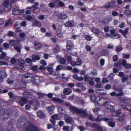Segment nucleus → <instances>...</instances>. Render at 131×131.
Returning <instances> with one entry per match:
<instances>
[{
    "label": "nucleus",
    "mask_w": 131,
    "mask_h": 131,
    "mask_svg": "<svg viewBox=\"0 0 131 131\" xmlns=\"http://www.w3.org/2000/svg\"><path fill=\"white\" fill-rule=\"evenodd\" d=\"M23 94L24 97H20L21 99L19 102V104L21 106H23L27 102V99H29L33 97V95L30 93L27 92H23Z\"/></svg>",
    "instance_id": "f257e3e1"
},
{
    "label": "nucleus",
    "mask_w": 131,
    "mask_h": 131,
    "mask_svg": "<svg viewBox=\"0 0 131 131\" xmlns=\"http://www.w3.org/2000/svg\"><path fill=\"white\" fill-rule=\"evenodd\" d=\"M23 131H40L39 128L33 123H28V125L23 128Z\"/></svg>",
    "instance_id": "f03ea898"
},
{
    "label": "nucleus",
    "mask_w": 131,
    "mask_h": 131,
    "mask_svg": "<svg viewBox=\"0 0 131 131\" xmlns=\"http://www.w3.org/2000/svg\"><path fill=\"white\" fill-rule=\"evenodd\" d=\"M0 112L3 116L7 115L8 117L3 118V119L5 120L8 119L11 116L13 112V111L10 108H9L7 110L4 108H3L0 110Z\"/></svg>",
    "instance_id": "7ed1b4c3"
},
{
    "label": "nucleus",
    "mask_w": 131,
    "mask_h": 131,
    "mask_svg": "<svg viewBox=\"0 0 131 131\" xmlns=\"http://www.w3.org/2000/svg\"><path fill=\"white\" fill-rule=\"evenodd\" d=\"M91 100L94 102L97 103L100 105H102L103 104L102 102H100L103 101L104 100V98L103 97H100L99 96H96L94 95H93L91 96Z\"/></svg>",
    "instance_id": "20e7f679"
},
{
    "label": "nucleus",
    "mask_w": 131,
    "mask_h": 131,
    "mask_svg": "<svg viewBox=\"0 0 131 131\" xmlns=\"http://www.w3.org/2000/svg\"><path fill=\"white\" fill-rule=\"evenodd\" d=\"M69 108L71 111H73V113L77 114H80L82 113V108L80 109L75 107L73 105L70 106Z\"/></svg>",
    "instance_id": "39448f33"
},
{
    "label": "nucleus",
    "mask_w": 131,
    "mask_h": 131,
    "mask_svg": "<svg viewBox=\"0 0 131 131\" xmlns=\"http://www.w3.org/2000/svg\"><path fill=\"white\" fill-rule=\"evenodd\" d=\"M24 10L23 9L20 10L17 8H14L13 9L12 14L14 15H22L24 14Z\"/></svg>",
    "instance_id": "423d86ee"
},
{
    "label": "nucleus",
    "mask_w": 131,
    "mask_h": 131,
    "mask_svg": "<svg viewBox=\"0 0 131 131\" xmlns=\"http://www.w3.org/2000/svg\"><path fill=\"white\" fill-rule=\"evenodd\" d=\"M116 2H109L106 3L104 5V7L106 8H114L116 6L115 3Z\"/></svg>",
    "instance_id": "0eeeda50"
},
{
    "label": "nucleus",
    "mask_w": 131,
    "mask_h": 131,
    "mask_svg": "<svg viewBox=\"0 0 131 131\" xmlns=\"http://www.w3.org/2000/svg\"><path fill=\"white\" fill-rule=\"evenodd\" d=\"M3 5L5 7L4 10L5 11H7L10 10L11 6L10 4H9L8 1H5L4 2Z\"/></svg>",
    "instance_id": "6e6552de"
},
{
    "label": "nucleus",
    "mask_w": 131,
    "mask_h": 131,
    "mask_svg": "<svg viewBox=\"0 0 131 131\" xmlns=\"http://www.w3.org/2000/svg\"><path fill=\"white\" fill-rule=\"evenodd\" d=\"M74 21L73 20H69L64 24V25L66 27H72L74 26Z\"/></svg>",
    "instance_id": "1a4fd4ad"
},
{
    "label": "nucleus",
    "mask_w": 131,
    "mask_h": 131,
    "mask_svg": "<svg viewBox=\"0 0 131 131\" xmlns=\"http://www.w3.org/2000/svg\"><path fill=\"white\" fill-rule=\"evenodd\" d=\"M66 47L68 51H70L73 47L74 44L73 42L71 40H68L67 42Z\"/></svg>",
    "instance_id": "9d476101"
},
{
    "label": "nucleus",
    "mask_w": 131,
    "mask_h": 131,
    "mask_svg": "<svg viewBox=\"0 0 131 131\" xmlns=\"http://www.w3.org/2000/svg\"><path fill=\"white\" fill-rule=\"evenodd\" d=\"M55 108V107L53 105H51L50 106L46 107V108L50 114H53L54 112L53 111Z\"/></svg>",
    "instance_id": "9b49d317"
},
{
    "label": "nucleus",
    "mask_w": 131,
    "mask_h": 131,
    "mask_svg": "<svg viewBox=\"0 0 131 131\" xmlns=\"http://www.w3.org/2000/svg\"><path fill=\"white\" fill-rule=\"evenodd\" d=\"M7 126H3L1 127V125L0 124V131H15V128L14 127H12L10 129H7Z\"/></svg>",
    "instance_id": "f8f14e48"
},
{
    "label": "nucleus",
    "mask_w": 131,
    "mask_h": 131,
    "mask_svg": "<svg viewBox=\"0 0 131 131\" xmlns=\"http://www.w3.org/2000/svg\"><path fill=\"white\" fill-rule=\"evenodd\" d=\"M100 54L101 56L107 57L109 54V50L107 49H103L101 51Z\"/></svg>",
    "instance_id": "ddd939ff"
},
{
    "label": "nucleus",
    "mask_w": 131,
    "mask_h": 131,
    "mask_svg": "<svg viewBox=\"0 0 131 131\" xmlns=\"http://www.w3.org/2000/svg\"><path fill=\"white\" fill-rule=\"evenodd\" d=\"M34 45L36 49L39 50L42 48L41 43L40 42L35 41Z\"/></svg>",
    "instance_id": "4468645a"
},
{
    "label": "nucleus",
    "mask_w": 131,
    "mask_h": 131,
    "mask_svg": "<svg viewBox=\"0 0 131 131\" xmlns=\"http://www.w3.org/2000/svg\"><path fill=\"white\" fill-rule=\"evenodd\" d=\"M110 20L109 18H107L104 19L103 20H101L99 21L100 25L101 26H103V24H108L110 22Z\"/></svg>",
    "instance_id": "2eb2a0df"
},
{
    "label": "nucleus",
    "mask_w": 131,
    "mask_h": 131,
    "mask_svg": "<svg viewBox=\"0 0 131 131\" xmlns=\"http://www.w3.org/2000/svg\"><path fill=\"white\" fill-rule=\"evenodd\" d=\"M9 43L10 45L13 46L14 48L15 47L18 45L19 43V41L18 40H10Z\"/></svg>",
    "instance_id": "dca6fc26"
},
{
    "label": "nucleus",
    "mask_w": 131,
    "mask_h": 131,
    "mask_svg": "<svg viewBox=\"0 0 131 131\" xmlns=\"http://www.w3.org/2000/svg\"><path fill=\"white\" fill-rule=\"evenodd\" d=\"M57 17L60 19H63L67 18L66 15L63 13H59L57 15Z\"/></svg>",
    "instance_id": "f3484780"
},
{
    "label": "nucleus",
    "mask_w": 131,
    "mask_h": 131,
    "mask_svg": "<svg viewBox=\"0 0 131 131\" xmlns=\"http://www.w3.org/2000/svg\"><path fill=\"white\" fill-rule=\"evenodd\" d=\"M63 92L65 94L68 95L72 92V90L69 88H66L64 89Z\"/></svg>",
    "instance_id": "a211bd4d"
},
{
    "label": "nucleus",
    "mask_w": 131,
    "mask_h": 131,
    "mask_svg": "<svg viewBox=\"0 0 131 131\" xmlns=\"http://www.w3.org/2000/svg\"><path fill=\"white\" fill-rule=\"evenodd\" d=\"M113 89L115 91H117L118 92L123 91V89L120 86H114L113 87Z\"/></svg>",
    "instance_id": "6ab92c4d"
},
{
    "label": "nucleus",
    "mask_w": 131,
    "mask_h": 131,
    "mask_svg": "<svg viewBox=\"0 0 131 131\" xmlns=\"http://www.w3.org/2000/svg\"><path fill=\"white\" fill-rule=\"evenodd\" d=\"M37 115L39 118H43L45 117V114L41 111H39L37 113Z\"/></svg>",
    "instance_id": "aec40b11"
},
{
    "label": "nucleus",
    "mask_w": 131,
    "mask_h": 131,
    "mask_svg": "<svg viewBox=\"0 0 131 131\" xmlns=\"http://www.w3.org/2000/svg\"><path fill=\"white\" fill-rule=\"evenodd\" d=\"M32 26L41 27L42 26V25L40 22L37 20L34 22L32 24Z\"/></svg>",
    "instance_id": "412c9836"
},
{
    "label": "nucleus",
    "mask_w": 131,
    "mask_h": 131,
    "mask_svg": "<svg viewBox=\"0 0 131 131\" xmlns=\"http://www.w3.org/2000/svg\"><path fill=\"white\" fill-rule=\"evenodd\" d=\"M103 115L100 114L97 117L95 118V121L96 122H100L102 120H103Z\"/></svg>",
    "instance_id": "4be33fe9"
},
{
    "label": "nucleus",
    "mask_w": 131,
    "mask_h": 131,
    "mask_svg": "<svg viewBox=\"0 0 131 131\" xmlns=\"http://www.w3.org/2000/svg\"><path fill=\"white\" fill-rule=\"evenodd\" d=\"M52 100L54 102H58L60 103H62L64 101L62 99L56 97L53 98Z\"/></svg>",
    "instance_id": "5701e85b"
},
{
    "label": "nucleus",
    "mask_w": 131,
    "mask_h": 131,
    "mask_svg": "<svg viewBox=\"0 0 131 131\" xmlns=\"http://www.w3.org/2000/svg\"><path fill=\"white\" fill-rule=\"evenodd\" d=\"M91 31L95 34H99L100 32L99 29L95 28H92L91 29Z\"/></svg>",
    "instance_id": "b1692460"
},
{
    "label": "nucleus",
    "mask_w": 131,
    "mask_h": 131,
    "mask_svg": "<svg viewBox=\"0 0 131 131\" xmlns=\"http://www.w3.org/2000/svg\"><path fill=\"white\" fill-rule=\"evenodd\" d=\"M56 30V34L58 37H61L62 36V32L60 29L57 28Z\"/></svg>",
    "instance_id": "393cba45"
},
{
    "label": "nucleus",
    "mask_w": 131,
    "mask_h": 131,
    "mask_svg": "<svg viewBox=\"0 0 131 131\" xmlns=\"http://www.w3.org/2000/svg\"><path fill=\"white\" fill-rule=\"evenodd\" d=\"M0 74L1 76L3 78H5L7 77V75L5 71L2 70L0 71Z\"/></svg>",
    "instance_id": "a878e982"
},
{
    "label": "nucleus",
    "mask_w": 131,
    "mask_h": 131,
    "mask_svg": "<svg viewBox=\"0 0 131 131\" xmlns=\"http://www.w3.org/2000/svg\"><path fill=\"white\" fill-rule=\"evenodd\" d=\"M128 77L127 75H124L122 77V83H125V82L128 79Z\"/></svg>",
    "instance_id": "bb28decb"
},
{
    "label": "nucleus",
    "mask_w": 131,
    "mask_h": 131,
    "mask_svg": "<svg viewBox=\"0 0 131 131\" xmlns=\"http://www.w3.org/2000/svg\"><path fill=\"white\" fill-rule=\"evenodd\" d=\"M60 50V47L59 45H57L53 49V51L54 53H56L58 52Z\"/></svg>",
    "instance_id": "cd10ccee"
},
{
    "label": "nucleus",
    "mask_w": 131,
    "mask_h": 131,
    "mask_svg": "<svg viewBox=\"0 0 131 131\" xmlns=\"http://www.w3.org/2000/svg\"><path fill=\"white\" fill-rule=\"evenodd\" d=\"M33 75L31 74H30L29 73H27L26 74H24L23 76L25 78H34L33 77Z\"/></svg>",
    "instance_id": "c85d7f7f"
},
{
    "label": "nucleus",
    "mask_w": 131,
    "mask_h": 131,
    "mask_svg": "<svg viewBox=\"0 0 131 131\" xmlns=\"http://www.w3.org/2000/svg\"><path fill=\"white\" fill-rule=\"evenodd\" d=\"M131 130V125H128L126 127L125 126L123 128V131H130Z\"/></svg>",
    "instance_id": "c756f323"
},
{
    "label": "nucleus",
    "mask_w": 131,
    "mask_h": 131,
    "mask_svg": "<svg viewBox=\"0 0 131 131\" xmlns=\"http://www.w3.org/2000/svg\"><path fill=\"white\" fill-rule=\"evenodd\" d=\"M73 77L74 79L77 80L78 81H80L82 80V77L81 76L79 77L76 74L73 75Z\"/></svg>",
    "instance_id": "7c9ffc66"
},
{
    "label": "nucleus",
    "mask_w": 131,
    "mask_h": 131,
    "mask_svg": "<svg viewBox=\"0 0 131 131\" xmlns=\"http://www.w3.org/2000/svg\"><path fill=\"white\" fill-rule=\"evenodd\" d=\"M65 121L67 123H71L73 121V119L71 117H69L66 118Z\"/></svg>",
    "instance_id": "2f4dec72"
},
{
    "label": "nucleus",
    "mask_w": 131,
    "mask_h": 131,
    "mask_svg": "<svg viewBox=\"0 0 131 131\" xmlns=\"http://www.w3.org/2000/svg\"><path fill=\"white\" fill-rule=\"evenodd\" d=\"M88 116V118L89 120L92 121H95V118H94L93 115L90 114Z\"/></svg>",
    "instance_id": "473e14b6"
},
{
    "label": "nucleus",
    "mask_w": 131,
    "mask_h": 131,
    "mask_svg": "<svg viewBox=\"0 0 131 131\" xmlns=\"http://www.w3.org/2000/svg\"><path fill=\"white\" fill-rule=\"evenodd\" d=\"M89 115L86 111L82 109V118H85Z\"/></svg>",
    "instance_id": "72a5a7b5"
},
{
    "label": "nucleus",
    "mask_w": 131,
    "mask_h": 131,
    "mask_svg": "<svg viewBox=\"0 0 131 131\" xmlns=\"http://www.w3.org/2000/svg\"><path fill=\"white\" fill-rule=\"evenodd\" d=\"M6 55V53L4 52H2V54L0 55V59L1 60L5 59Z\"/></svg>",
    "instance_id": "f704fd0d"
},
{
    "label": "nucleus",
    "mask_w": 131,
    "mask_h": 131,
    "mask_svg": "<svg viewBox=\"0 0 131 131\" xmlns=\"http://www.w3.org/2000/svg\"><path fill=\"white\" fill-rule=\"evenodd\" d=\"M111 36H112V38L115 39L120 38L121 37L120 35L118 34H115L112 35Z\"/></svg>",
    "instance_id": "c9c22d12"
},
{
    "label": "nucleus",
    "mask_w": 131,
    "mask_h": 131,
    "mask_svg": "<svg viewBox=\"0 0 131 131\" xmlns=\"http://www.w3.org/2000/svg\"><path fill=\"white\" fill-rule=\"evenodd\" d=\"M60 62L61 64L64 65L66 64V60L64 58H61L60 59Z\"/></svg>",
    "instance_id": "e433bc0d"
},
{
    "label": "nucleus",
    "mask_w": 131,
    "mask_h": 131,
    "mask_svg": "<svg viewBox=\"0 0 131 131\" xmlns=\"http://www.w3.org/2000/svg\"><path fill=\"white\" fill-rule=\"evenodd\" d=\"M113 121H110L108 123V125L111 127H114L115 126V122Z\"/></svg>",
    "instance_id": "4c0bfd02"
},
{
    "label": "nucleus",
    "mask_w": 131,
    "mask_h": 131,
    "mask_svg": "<svg viewBox=\"0 0 131 131\" xmlns=\"http://www.w3.org/2000/svg\"><path fill=\"white\" fill-rule=\"evenodd\" d=\"M85 38V39L88 41H90L92 39V37L90 35H86Z\"/></svg>",
    "instance_id": "58836bf2"
},
{
    "label": "nucleus",
    "mask_w": 131,
    "mask_h": 131,
    "mask_svg": "<svg viewBox=\"0 0 131 131\" xmlns=\"http://www.w3.org/2000/svg\"><path fill=\"white\" fill-rule=\"evenodd\" d=\"M121 109H119L118 110L116 111L115 112V114L114 115L115 116H119L121 114Z\"/></svg>",
    "instance_id": "ea45409f"
},
{
    "label": "nucleus",
    "mask_w": 131,
    "mask_h": 131,
    "mask_svg": "<svg viewBox=\"0 0 131 131\" xmlns=\"http://www.w3.org/2000/svg\"><path fill=\"white\" fill-rule=\"evenodd\" d=\"M12 21L11 19H9L8 21L6 22L5 24V26H7L10 25L12 24Z\"/></svg>",
    "instance_id": "a19ab883"
},
{
    "label": "nucleus",
    "mask_w": 131,
    "mask_h": 131,
    "mask_svg": "<svg viewBox=\"0 0 131 131\" xmlns=\"http://www.w3.org/2000/svg\"><path fill=\"white\" fill-rule=\"evenodd\" d=\"M37 94L38 96L39 97L40 99L42 98L45 96V94L40 92L37 93Z\"/></svg>",
    "instance_id": "79ce46f5"
},
{
    "label": "nucleus",
    "mask_w": 131,
    "mask_h": 131,
    "mask_svg": "<svg viewBox=\"0 0 131 131\" xmlns=\"http://www.w3.org/2000/svg\"><path fill=\"white\" fill-rule=\"evenodd\" d=\"M122 57L124 58L128 59L130 57V55L129 54H127L124 53L122 54Z\"/></svg>",
    "instance_id": "37998d69"
},
{
    "label": "nucleus",
    "mask_w": 131,
    "mask_h": 131,
    "mask_svg": "<svg viewBox=\"0 0 131 131\" xmlns=\"http://www.w3.org/2000/svg\"><path fill=\"white\" fill-rule=\"evenodd\" d=\"M125 14L127 15H131V10H126L124 12Z\"/></svg>",
    "instance_id": "c03bdc74"
},
{
    "label": "nucleus",
    "mask_w": 131,
    "mask_h": 131,
    "mask_svg": "<svg viewBox=\"0 0 131 131\" xmlns=\"http://www.w3.org/2000/svg\"><path fill=\"white\" fill-rule=\"evenodd\" d=\"M14 34L15 33L14 32L9 31L7 33V35L9 36L12 37Z\"/></svg>",
    "instance_id": "a18cd8bd"
},
{
    "label": "nucleus",
    "mask_w": 131,
    "mask_h": 131,
    "mask_svg": "<svg viewBox=\"0 0 131 131\" xmlns=\"http://www.w3.org/2000/svg\"><path fill=\"white\" fill-rule=\"evenodd\" d=\"M103 121L105 122H110V121H113V119L111 118H104L103 119Z\"/></svg>",
    "instance_id": "49530a36"
},
{
    "label": "nucleus",
    "mask_w": 131,
    "mask_h": 131,
    "mask_svg": "<svg viewBox=\"0 0 131 131\" xmlns=\"http://www.w3.org/2000/svg\"><path fill=\"white\" fill-rule=\"evenodd\" d=\"M19 69L23 70H24L25 69L24 64L21 63L19 65Z\"/></svg>",
    "instance_id": "de8ad7c7"
},
{
    "label": "nucleus",
    "mask_w": 131,
    "mask_h": 131,
    "mask_svg": "<svg viewBox=\"0 0 131 131\" xmlns=\"http://www.w3.org/2000/svg\"><path fill=\"white\" fill-rule=\"evenodd\" d=\"M18 21L15 24L14 26L16 29L18 28H20L21 27V25L20 24Z\"/></svg>",
    "instance_id": "09e8293b"
},
{
    "label": "nucleus",
    "mask_w": 131,
    "mask_h": 131,
    "mask_svg": "<svg viewBox=\"0 0 131 131\" xmlns=\"http://www.w3.org/2000/svg\"><path fill=\"white\" fill-rule=\"evenodd\" d=\"M27 8L31 9L32 8H33V10H35L36 9H38V8L36 6L34 5H32L31 6L29 7H27Z\"/></svg>",
    "instance_id": "8fccbe9b"
},
{
    "label": "nucleus",
    "mask_w": 131,
    "mask_h": 131,
    "mask_svg": "<svg viewBox=\"0 0 131 131\" xmlns=\"http://www.w3.org/2000/svg\"><path fill=\"white\" fill-rule=\"evenodd\" d=\"M89 76L88 75H84V78L82 77V80L84 79V80L86 82H88L89 81Z\"/></svg>",
    "instance_id": "3c124183"
},
{
    "label": "nucleus",
    "mask_w": 131,
    "mask_h": 131,
    "mask_svg": "<svg viewBox=\"0 0 131 131\" xmlns=\"http://www.w3.org/2000/svg\"><path fill=\"white\" fill-rule=\"evenodd\" d=\"M63 66L61 65H59L57 66L56 68V70L57 71H59L62 68Z\"/></svg>",
    "instance_id": "603ef678"
},
{
    "label": "nucleus",
    "mask_w": 131,
    "mask_h": 131,
    "mask_svg": "<svg viewBox=\"0 0 131 131\" xmlns=\"http://www.w3.org/2000/svg\"><path fill=\"white\" fill-rule=\"evenodd\" d=\"M58 4L60 7H63L65 6V4L63 2L61 1H59Z\"/></svg>",
    "instance_id": "864d4df0"
},
{
    "label": "nucleus",
    "mask_w": 131,
    "mask_h": 131,
    "mask_svg": "<svg viewBox=\"0 0 131 131\" xmlns=\"http://www.w3.org/2000/svg\"><path fill=\"white\" fill-rule=\"evenodd\" d=\"M76 62H77V63L78 64H77L78 65H79L81 64L82 63V62L80 58H78L77 59Z\"/></svg>",
    "instance_id": "5fc2aeb1"
},
{
    "label": "nucleus",
    "mask_w": 131,
    "mask_h": 131,
    "mask_svg": "<svg viewBox=\"0 0 131 131\" xmlns=\"http://www.w3.org/2000/svg\"><path fill=\"white\" fill-rule=\"evenodd\" d=\"M122 49V47L118 46L116 47V51L117 52H119L121 51Z\"/></svg>",
    "instance_id": "6e6d98bb"
},
{
    "label": "nucleus",
    "mask_w": 131,
    "mask_h": 131,
    "mask_svg": "<svg viewBox=\"0 0 131 131\" xmlns=\"http://www.w3.org/2000/svg\"><path fill=\"white\" fill-rule=\"evenodd\" d=\"M129 29L128 28L125 29L123 31L122 33L123 36H125L126 35L128 32Z\"/></svg>",
    "instance_id": "4d7b16f0"
},
{
    "label": "nucleus",
    "mask_w": 131,
    "mask_h": 131,
    "mask_svg": "<svg viewBox=\"0 0 131 131\" xmlns=\"http://www.w3.org/2000/svg\"><path fill=\"white\" fill-rule=\"evenodd\" d=\"M105 60L103 59H101L100 61V65L102 66H103L104 64L105 63Z\"/></svg>",
    "instance_id": "13d9d810"
},
{
    "label": "nucleus",
    "mask_w": 131,
    "mask_h": 131,
    "mask_svg": "<svg viewBox=\"0 0 131 131\" xmlns=\"http://www.w3.org/2000/svg\"><path fill=\"white\" fill-rule=\"evenodd\" d=\"M58 109L59 112L60 113H63V111H64V110L62 107H59Z\"/></svg>",
    "instance_id": "bf43d9fd"
},
{
    "label": "nucleus",
    "mask_w": 131,
    "mask_h": 131,
    "mask_svg": "<svg viewBox=\"0 0 131 131\" xmlns=\"http://www.w3.org/2000/svg\"><path fill=\"white\" fill-rule=\"evenodd\" d=\"M38 69V67L37 66L34 65L32 66L31 68V69L34 71L37 70Z\"/></svg>",
    "instance_id": "052dcab7"
},
{
    "label": "nucleus",
    "mask_w": 131,
    "mask_h": 131,
    "mask_svg": "<svg viewBox=\"0 0 131 131\" xmlns=\"http://www.w3.org/2000/svg\"><path fill=\"white\" fill-rule=\"evenodd\" d=\"M3 46L4 48L8 49L9 48V45L7 43H5L3 44Z\"/></svg>",
    "instance_id": "680f3d73"
},
{
    "label": "nucleus",
    "mask_w": 131,
    "mask_h": 131,
    "mask_svg": "<svg viewBox=\"0 0 131 131\" xmlns=\"http://www.w3.org/2000/svg\"><path fill=\"white\" fill-rule=\"evenodd\" d=\"M14 49L16 50L17 51L19 52H20L21 51V48L19 46H16L15 47Z\"/></svg>",
    "instance_id": "e2e57ef3"
},
{
    "label": "nucleus",
    "mask_w": 131,
    "mask_h": 131,
    "mask_svg": "<svg viewBox=\"0 0 131 131\" xmlns=\"http://www.w3.org/2000/svg\"><path fill=\"white\" fill-rule=\"evenodd\" d=\"M45 18V16L43 15H41L38 16V19L40 20H42Z\"/></svg>",
    "instance_id": "0e129e2a"
},
{
    "label": "nucleus",
    "mask_w": 131,
    "mask_h": 131,
    "mask_svg": "<svg viewBox=\"0 0 131 131\" xmlns=\"http://www.w3.org/2000/svg\"><path fill=\"white\" fill-rule=\"evenodd\" d=\"M125 68L130 69L131 68V64H130L129 63H127L125 66H124Z\"/></svg>",
    "instance_id": "69168bd1"
},
{
    "label": "nucleus",
    "mask_w": 131,
    "mask_h": 131,
    "mask_svg": "<svg viewBox=\"0 0 131 131\" xmlns=\"http://www.w3.org/2000/svg\"><path fill=\"white\" fill-rule=\"evenodd\" d=\"M25 61L27 63H30L31 62L32 60L31 59L29 58H27L26 59Z\"/></svg>",
    "instance_id": "338daca9"
},
{
    "label": "nucleus",
    "mask_w": 131,
    "mask_h": 131,
    "mask_svg": "<svg viewBox=\"0 0 131 131\" xmlns=\"http://www.w3.org/2000/svg\"><path fill=\"white\" fill-rule=\"evenodd\" d=\"M10 99H12L14 98V96L13 93L11 92H9L8 94Z\"/></svg>",
    "instance_id": "774afa93"
}]
</instances>
